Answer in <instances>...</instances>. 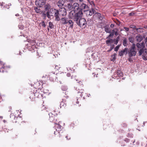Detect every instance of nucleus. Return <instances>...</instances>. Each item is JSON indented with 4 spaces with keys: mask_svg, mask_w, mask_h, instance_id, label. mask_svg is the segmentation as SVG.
<instances>
[{
    "mask_svg": "<svg viewBox=\"0 0 147 147\" xmlns=\"http://www.w3.org/2000/svg\"><path fill=\"white\" fill-rule=\"evenodd\" d=\"M79 13L72 18L77 24L80 27L85 28L86 26V22L85 19L82 18L83 15V12Z\"/></svg>",
    "mask_w": 147,
    "mask_h": 147,
    "instance_id": "obj_1",
    "label": "nucleus"
},
{
    "mask_svg": "<svg viewBox=\"0 0 147 147\" xmlns=\"http://www.w3.org/2000/svg\"><path fill=\"white\" fill-rule=\"evenodd\" d=\"M66 14V10L64 7L61 8L59 10H56L54 13V16L55 17V20L58 21H60V18L59 15L60 16H65Z\"/></svg>",
    "mask_w": 147,
    "mask_h": 147,
    "instance_id": "obj_2",
    "label": "nucleus"
},
{
    "mask_svg": "<svg viewBox=\"0 0 147 147\" xmlns=\"http://www.w3.org/2000/svg\"><path fill=\"white\" fill-rule=\"evenodd\" d=\"M72 8L74 10L71 11L70 13V16L73 18L74 16H76L79 12H82V9L79 7V4L77 3H75L74 4Z\"/></svg>",
    "mask_w": 147,
    "mask_h": 147,
    "instance_id": "obj_3",
    "label": "nucleus"
},
{
    "mask_svg": "<svg viewBox=\"0 0 147 147\" xmlns=\"http://www.w3.org/2000/svg\"><path fill=\"white\" fill-rule=\"evenodd\" d=\"M136 53V45L133 43L132 46L129 48L128 51L129 56L131 57L132 56H134Z\"/></svg>",
    "mask_w": 147,
    "mask_h": 147,
    "instance_id": "obj_4",
    "label": "nucleus"
},
{
    "mask_svg": "<svg viewBox=\"0 0 147 147\" xmlns=\"http://www.w3.org/2000/svg\"><path fill=\"white\" fill-rule=\"evenodd\" d=\"M139 56L142 55V58L144 60H147V49H140L139 52Z\"/></svg>",
    "mask_w": 147,
    "mask_h": 147,
    "instance_id": "obj_5",
    "label": "nucleus"
},
{
    "mask_svg": "<svg viewBox=\"0 0 147 147\" xmlns=\"http://www.w3.org/2000/svg\"><path fill=\"white\" fill-rule=\"evenodd\" d=\"M45 3V0H36L35 4L36 5L39 7H42Z\"/></svg>",
    "mask_w": 147,
    "mask_h": 147,
    "instance_id": "obj_6",
    "label": "nucleus"
},
{
    "mask_svg": "<svg viewBox=\"0 0 147 147\" xmlns=\"http://www.w3.org/2000/svg\"><path fill=\"white\" fill-rule=\"evenodd\" d=\"M50 80L52 81H54L56 79V75L55 73L53 72L49 73V75Z\"/></svg>",
    "mask_w": 147,
    "mask_h": 147,
    "instance_id": "obj_7",
    "label": "nucleus"
},
{
    "mask_svg": "<svg viewBox=\"0 0 147 147\" xmlns=\"http://www.w3.org/2000/svg\"><path fill=\"white\" fill-rule=\"evenodd\" d=\"M68 20V19L67 18H62L60 19V23L61 24H67V22Z\"/></svg>",
    "mask_w": 147,
    "mask_h": 147,
    "instance_id": "obj_8",
    "label": "nucleus"
},
{
    "mask_svg": "<svg viewBox=\"0 0 147 147\" xmlns=\"http://www.w3.org/2000/svg\"><path fill=\"white\" fill-rule=\"evenodd\" d=\"M136 46L137 48L140 49H144L145 48L144 42H142L140 43H138L136 44Z\"/></svg>",
    "mask_w": 147,
    "mask_h": 147,
    "instance_id": "obj_9",
    "label": "nucleus"
},
{
    "mask_svg": "<svg viewBox=\"0 0 147 147\" xmlns=\"http://www.w3.org/2000/svg\"><path fill=\"white\" fill-rule=\"evenodd\" d=\"M127 48H125L124 49L121 50V51L119 52V55L120 56H123L124 54L125 53H126V54H127Z\"/></svg>",
    "mask_w": 147,
    "mask_h": 147,
    "instance_id": "obj_10",
    "label": "nucleus"
},
{
    "mask_svg": "<svg viewBox=\"0 0 147 147\" xmlns=\"http://www.w3.org/2000/svg\"><path fill=\"white\" fill-rule=\"evenodd\" d=\"M85 13L87 17L90 16L92 15V11L90 10H87L85 11Z\"/></svg>",
    "mask_w": 147,
    "mask_h": 147,
    "instance_id": "obj_11",
    "label": "nucleus"
},
{
    "mask_svg": "<svg viewBox=\"0 0 147 147\" xmlns=\"http://www.w3.org/2000/svg\"><path fill=\"white\" fill-rule=\"evenodd\" d=\"M96 15L98 18L100 20H102L103 18H104V16H102L101 14L100 13H96Z\"/></svg>",
    "mask_w": 147,
    "mask_h": 147,
    "instance_id": "obj_12",
    "label": "nucleus"
},
{
    "mask_svg": "<svg viewBox=\"0 0 147 147\" xmlns=\"http://www.w3.org/2000/svg\"><path fill=\"white\" fill-rule=\"evenodd\" d=\"M136 38L137 41L138 42H140L143 39L142 36L140 35L136 36Z\"/></svg>",
    "mask_w": 147,
    "mask_h": 147,
    "instance_id": "obj_13",
    "label": "nucleus"
},
{
    "mask_svg": "<svg viewBox=\"0 0 147 147\" xmlns=\"http://www.w3.org/2000/svg\"><path fill=\"white\" fill-rule=\"evenodd\" d=\"M64 2L63 0L59 1L57 3V5L59 8H62L64 4Z\"/></svg>",
    "mask_w": 147,
    "mask_h": 147,
    "instance_id": "obj_14",
    "label": "nucleus"
},
{
    "mask_svg": "<svg viewBox=\"0 0 147 147\" xmlns=\"http://www.w3.org/2000/svg\"><path fill=\"white\" fill-rule=\"evenodd\" d=\"M51 5L49 3H47L45 5L44 8L45 11L49 10L51 8Z\"/></svg>",
    "mask_w": 147,
    "mask_h": 147,
    "instance_id": "obj_15",
    "label": "nucleus"
},
{
    "mask_svg": "<svg viewBox=\"0 0 147 147\" xmlns=\"http://www.w3.org/2000/svg\"><path fill=\"white\" fill-rule=\"evenodd\" d=\"M68 23V24L69 25V27L70 28H73L74 24V23L71 20H68L67 22V24Z\"/></svg>",
    "mask_w": 147,
    "mask_h": 147,
    "instance_id": "obj_16",
    "label": "nucleus"
},
{
    "mask_svg": "<svg viewBox=\"0 0 147 147\" xmlns=\"http://www.w3.org/2000/svg\"><path fill=\"white\" fill-rule=\"evenodd\" d=\"M104 29L105 31L107 33H111V31L110 30L109 28L107 26H105L104 27Z\"/></svg>",
    "mask_w": 147,
    "mask_h": 147,
    "instance_id": "obj_17",
    "label": "nucleus"
},
{
    "mask_svg": "<svg viewBox=\"0 0 147 147\" xmlns=\"http://www.w3.org/2000/svg\"><path fill=\"white\" fill-rule=\"evenodd\" d=\"M113 40L112 39H110L109 40H107L106 41V43L108 46H109L110 44L113 42Z\"/></svg>",
    "mask_w": 147,
    "mask_h": 147,
    "instance_id": "obj_18",
    "label": "nucleus"
},
{
    "mask_svg": "<svg viewBox=\"0 0 147 147\" xmlns=\"http://www.w3.org/2000/svg\"><path fill=\"white\" fill-rule=\"evenodd\" d=\"M52 115V114L51 113L49 114V115L50 116L49 120L50 121L53 122L54 120V117L55 116H54V115H53V116H51V115Z\"/></svg>",
    "mask_w": 147,
    "mask_h": 147,
    "instance_id": "obj_19",
    "label": "nucleus"
},
{
    "mask_svg": "<svg viewBox=\"0 0 147 147\" xmlns=\"http://www.w3.org/2000/svg\"><path fill=\"white\" fill-rule=\"evenodd\" d=\"M117 74L118 76L121 77L123 75V73L120 70H118L117 71Z\"/></svg>",
    "mask_w": 147,
    "mask_h": 147,
    "instance_id": "obj_20",
    "label": "nucleus"
},
{
    "mask_svg": "<svg viewBox=\"0 0 147 147\" xmlns=\"http://www.w3.org/2000/svg\"><path fill=\"white\" fill-rule=\"evenodd\" d=\"M123 44L124 46H126L127 45V39L126 38H125L123 41Z\"/></svg>",
    "mask_w": 147,
    "mask_h": 147,
    "instance_id": "obj_21",
    "label": "nucleus"
},
{
    "mask_svg": "<svg viewBox=\"0 0 147 147\" xmlns=\"http://www.w3.org/2000/svg\"><path fill=\"white\" fill-rule=\"evenodd\" d=\"M34 9L35 11L37 13H40L41 12L40 9L37 7H35Z\"/></svg>",
    "mask_w": 147,
    "mask_h": 147,
    "instance_id": "obj_22",
    "label": "nucleus"
},
{
    "mask_svg": "<svg viewBox=\"0 0 147 147\" xmlns=\"http://www.w3.org/2000/svg\"><path fill=\"white\" fill-rule=\"evenodd\" d=\"M4 68V63L1 61H0V69Z\"/></svg>",
    "mask_w": 147,
    "mask_h": 147,
    "instance_id": "obj_23",
    "label": "nucleus"
},
{
    "mask_svg": "<svg viewBox=\"0 0 147 147\" xmlns=\"http://www.w3.org/2000/svg\"><path fill=\"white\" fill-rule=\"evenodd\" d=\"M47 12L46 14L47 15V16L48 18H50L51 17V12L49 10H47Z\"/></svg>",
    "mask_w": 147,
    "mask_h": 147,
    "instance_id": "obj_24",
    "label": "nucleus"
},
{
    "mask_svg": "<svg viewBox=\"0 0 147 147\" xmlns=\"http://www.w3.org/2000/svg\"><path fill=\"white\" fill-rule=\"evenodd\" d=\"M49 27L51 29L53 28V23L50 22H49Z\"/></svg>",
    "mask_w": 147,
    "mask_h": 147,
    "instance_id": "obj_25",
    "label": "nucleus"
},
{
    "mask_svg": "<svg viewBox=\"0 0 147 147\" xmlns=\"http://www.w3.org/2000/svg\"><path fill=\"white\" fill-rule=\"evenodd\" d=\"M83 90H82V89L81 90H80V91H79L78 93V94H80V96H81V97H82V93H83Z\"/></svg>",
    "mask_w": 147,
    "mask_h": 147,
    "instance_id": "obj_26",
    "label": "nucleus"
},
{
    "mask_svg": "<svg viewBox=\"0 0 147 147\" xmlns=\"http://www.w3.org/2000/svg\"><path fill=\"white\" fill-rule=\"evenodd\" d=\"M82 8H83L84 9L85 8H87L88 7V6L86 5L85 4H82Z\"/></svg>",
    "mask_w": 147,
    "mask_h": 147,
    "instance_id": "obj_27",
    "label": "nucleus"
},
{
    "mask_svg": "<svg viewBox=\"0 0 147 147\" xmlns=\"http://www.w3.org/2000/svg\"><path fill=\"white\" fill-rule=\"evenodd\" d=\"M61 89L62 90L64 91H66L67 89V86H62L61 87Z\"/></svg>",
    "mask_w": 147,
    "mask_h": 147,
    "instance_id": "obj_28",
    "label": "nucleus"
},
{
    "mask_svg": "<svg viewBox=\"0 0 147 147\" xmlns=\"http://www.w3.org/2000/svg\"><path fill=\"white\" fill-rule=\"evenodd\" d=\"M143 28H137L136 29V31L139 32H142V30Z\"/></svg>",
    "mask_w": 147,
    "mask_h": 147,
    "instance_id": "obj_29",
    "label": "nucleus"
},
{
    "mask_svg": "<svg viewBox=\"0 0 147 147\" xmlns=\"http://www.w3.org/2000/svg\"><path fill=\"white\" fill-rule=\"evenodd\" d=\"M118 39L119 38L118 37L117 38V39L116 40H114V43L115 45H117L118 43Z\"/></svg>",
    "mask_w": 147,
    "mask_h": 147,
    "instance_id": "obj_30",
    "label": "nucleus"
},
{
    "mask_svg": "<svg viewBox=\"0 0 147 147\" xmlns=\"http://www.w3.org/2000/svg\"><path fill=\"white\" fill-rule=\"evenodd\" d=\"M110 34L109 35V36L107 38H112L113 36V34H112L111 32L110 33Z\"/></svg>",
    "mask_w": 147,
    "mask_h": 147,
    "instance_id": "obj_31",
    "label": "nucleus"
},
{
    "mask_svg": "<svg viewBox=\"0 0 147 147\" xmlns=\"http://www.w3.org/2000/svg\"><path fill=\"white\" fill-rule=\"evenodd\" d=\"M119 45H117L114 49V51H117L119 47Z\"/></svg>",
    "mask_w": 147,
    "mask_h": 147,
    "instance_id": "obj_32",
    "label": "nucleus"
},
{
    "mask_svg": "<svg viewBox=\"0 0 147 147\" xmlns=\"http://www.w3.org/2000/svg\"><path fill=\"white\" fill-rule=\"evenodd\" d=\"M129 41L131 42V43H133L134 42V40L133 39V38L131 37H130L129 38Z\"/></svg>",
    "mask_w": 147,
    "mask_h": 147,
    "instance_id": "obj_33",
    "label": "nucleus"
},
{
    "mask_svg": "<svg viewBox=\"0 0 147 147\" xmlns=\"http://www.w3.org/2000/svg\"><path fill=\"white\" fill-rule=\"evenodd\" d=\"M114 47V45H111V46L110 47V49L107 51L108 52H109L110 51H111L113 49Z\"/></svg>",
    "mask_w": 147,
    "mask_h": 147,
    "instance_id": "obj_34",
    "label": "nucleus"
},
{
    "mask_svg": "<svg viewBox=\"0 0 147 147\" xmlns=\"http://www.w3.org/2000/svg\"><path fill=\"white\" fill-rule=\"evenodd\" d=\"M10 117L11 118H14V119H15L16 118L17 119H18V117H16L14 115H11L10 116Z\"/></svg>",
    "mask_w": 147,
    "mask_h": 147,
    "instance_id": "obj_35",
    "label": "nucleus"
},
{
    "mask_svg": "<svg viewBox=\"0 0 147 147\" xmlns=\"http://www.w3.org/2000/svg\"><path fill=\"white\" fill-rule=\"evenodd\" d=\"M56 127H57L58 129H61V126L59 124H57L56 125Z\"/></svg>",
    "mask_w": 147,
    "mask_h": 147,
    "instance_id": "obj_36",
    "label": "nucleus"
},
{
    "mask_svg": "<svg viewBox=\"0 0 147 147\" xmlns=\"http://www.w3.org/2000/svg\"><path fill=\"white\" fill-rule=\"evenodd\" d=\"M124 28L125 29V31L126 32H127L129 31V29L128 28L126 27H124Z\"/></svg>",
    "mask_w": 147,
    "mask_h": 147,
    "instance_id": "obj_37",
    "label": "nucleus"
},
{
    "mask_svg": "<svg viewBox=\"0 0 147 147\" xmlns=\"http://www.w3.org/2000/svg\"><path fill=\"white\" fill-rule=\"evenodd\" d=\"M41 24L42 26L44 27H45L46 26V25L45 23L43 21L41 22Z\"/></svg>",
    "mask_w": 147,
    "mask_h": 147,
    "instance_id": "obj_38",
    "label": "nucleus"
},
{
    "mask_svg": "<svg viewBox=\"0 0 147 147\" xmlns=\"http://www.w3.org/2000/svg\"><path fill=\"white\" fill-rule=\"evenodd\" d=\"M92 14L93 13V14H95L96 15V11L93 9H92Z\"/></svg>",
    "mask_w": 147,
    "mask_h": 147,
    "instance_id": "obj_39",
    "label": "nucleus"
},
{
    "mask_svg": "<svg viewBox=\"0 0 147 147\" xmlns=\"http://www.w3.org/2000/svg\"><path fill=\"white\" fill-rule=\"evenodd\" d=\"M115 30H116V31L115 32V34L116 35V36H117L118 35V30H117V29H115Z\"/></svg>",
    "mask_w": 147,
    "mask_h": 147,
    "instance_id": "obj_40",
    "label": "nucleus"
},
{
    "mask_svg": "<svg viewBox=\"0 0 147 147\" xmlns=\"http://www.w3.org/2000/svg\"><path fill=\"white\" fill-rule=\"evenodd\" d=\"M61 105H61H62L63 106H64L65 105V104L63 102H61L60 103Z\"/></svg>",
    "mask_w": 147,
    "mask_h": 147,
    "instance_id": "obj_41",
    "label": "nucleus"
},
{
    "mask_svg": "<svg viewBox=\"0 0 147 147\" xmlns=\"http://www.w3.org/2000/svg\"><path fill=\"white\" fill-rule=\"evenodd\" d=\"M145 43L146 44V46L147 47V38H146L145 40Z\"/></svg>",
    "mask_w": 147,
    "mask_h": 147,
    "instance_id": "obj_42",
    "label": "nucleus"
},
{
    "mask_svg": "<svg viewBox=\"0 0 147 147\" xmlns=\"http://www.w3.org/2000/svg\"><path fill=\"white\" fill-rule=\"evenodd\" d=\"M115 30H113L112 31V32H111L112 34H115Z\"/></svg>",
    "mask_w": 147,
    "mask_h": 147,
    "instance_id": "obj_43",
    "label": "nucleus"
},
{
    "mask_svg": "<svg viewBox=\"0 0 147 147\" xmlns=\"http://www.w3.org/2000/svg\"><path fill=\"white\" fill-rule=\"evenodd\" d=\"M134 14V13L133 12H131L129 14V16H132Z\"/></svg>",
    "mask_w": 147,
    "mask_h": 147,
    "instance_id": "obj_44",
    "label": "nucleus"
},
{
    "mask_svg": "<svg viewBox=\"0 0 147 147\" xmlns=\"http://www.w3.org/2000/svg\"><path fill=\"white\" fill-rule=\"evenodd\" d=\"M71 5L69 3L68 4V7L69 9L71 8Z\"/></svg>",
    "mask_w": 147,
    "mask_h": 147,
    "instance_id": "obj_45",
    "label": "nucleus"
},
{
    "mask_svg": "<svg viewBox=\"0 0 147 147\" xmlns=\"http://www.w3.org/2000/svg\"><path fill=\"white\" fill-rule=\"evenodd\" d=\"M67 77H70V76H71V74L70 73H67Z\"/></svg>",
    "mask_w": 147,
    "mask_h": 147,
    "instance_id": "obj_46",
    "label": "nucleus"
},
{
    "mask_svg": "<svg viewBox=\"0 0 147 147\" xmlns=\"http://www.w3.org/2000/svg\"><path fill=\"white\" fill-rule=\"evenodd\" d=\"M114 25L113 24H111L110 27L111 28H113L114 27Z\"/></svg>",
    "mask_w": 147,
    "mask_h": 147,
    "instance_id": "obj_47",
    "label": "nucleus"
},
{
    "mask_svg": "<svg viewBox=\"0 0 147 147\" xmlns=\"http://www.w3.org/2000/svg\"><path fill=\"white\" fill-rule=\"evenodd\" d=\"M125 141H126L127 142H128L129 141V140L128 139H125Z\"/></svg>",
    "mask_w": 147,
    "mask_h": 147,
    "instance_id": "obj_48",
    "label": "nucleus"
},
{
    "mask_svg": "<svg viewBox=\"0 0 147 147\" xmlns=\"http://www.w3.org/2000/svg\"><path fill=\"white\" fill-rule=\"evenodd\" d=\"M31 46H32L33 48L34 47H35V46L34 45H35L34 44H31Z\"/></svg>",
    "mask_w": 147,
    "mask_h": 147,
    "instance_id": "obj_49",
    "label": "nucleus"
},
{
    "mask_svg": "<svg viewBox=\"0 0 147 147\" xmlns=\"http://www.w3.org/2000/svg\"><path fill=\"white\" fill-rule=\"evenodd\" d=\"M128 60L129 61H131V58H130V57L128 59Z\"/></svg>",
    "mask_w": 147,
    "mask_h": 147,
    "instance_id": "obj_50",
    "label": "nucleus"
},
{
    "mask_svg": "<svg viewBox=\"0 0 147 147\" xmlns=\"http://www.w3.org/2000/svg\"><path fill=\"white\" fill-rule=\"evenodd\" d=\"M46 15H47V14H45V13L43 14V15H44V16H45V17H46Z\"/></svg>",
    "mask_w": 147,
    "mask_h": 147,
    "instance_id": "obj_51",
    "label": "nucleus"
},
{
    "mask_svg": "<svg viewBox=\"0 0 147 147\" xmlns=\"http://www.w3.org/2000/svg\"><path fill=\"white\" fill-rule=\"evenodd\" d=\"M16 16H19V14H17L16 15Z\"/></svg>",
    "mask_w": 147,
    "mask_h": 147,
    "instance_id": "obj_52",
    "label": "nucleus"
},
{
    "mask_svg": "<svg viewBox=\"0 0 147 147\" xmlns=\"http://www.w3.org/2000/svg\"><path fill=\"white\" fill-rule=\"evenodd\" d=\"M78 83L80 84H81L82 83L80 81L78 82Z\"/></svg>",
    "mask_w": 147,
    "mask_h": 147,
    "instance_id": "obj_53",
    "label": "nucleus"
},
{
    "mask_svg": "<svg viewBox=\"0 0 147 147\" xmlns=\"http://www.w3.org/2000/svg\"><path fill=\"white\" fill-rule=\"evenodd\" d=\"M78 100V99H77V100ZM76 103H77V104H78L79 103V102H78V101H77V102H76Z\"/></svg>",
    "mask_w": 147,
    "mask_h": 147,
    "instance_id": "obj_54",
    "label": "nucleus"
},
{
    "mask_svg": "<svg viewBox=\"0 0 147 147\" xmlns=\"http://www.w3.org/2000/svg\"><path fill=\"white\" fill-rule=\"evenodd\" d=\"M79 0L80 2H82L83 1V0Z\"/></svg>",
    "mask_w": 147,
    "mask_h": 147,
    "instance_id": "obj_55",
    "label": "nucleus"
},
{
    "mask_svg": "<svg viewBox=\"0 0 147 147\" xmlns=\"http://www.w3.org/2000/svg\"><path fill=\"white\" fill-rule=\"evenodd\" d=\"M57 66H56L55 67V68H57Z\"/></svg>",
    "mask_w": 147,
    "mask_h": 147,
    "instance_id": "obj_56",
    "label": "nucleus"
},
{
    "mask_svg": "<svg viewBox=\"0 0 147 147\" xmlns=\"http://www.w3.org/2000/svg\"><path fill=\"white\" fill-rule=\"evenodd\" d=\"M57 66H56L55 67V68H57Z\"/></svg>",
    "mask_w": 147,
    "mask_h": 147,
    "instance_id": "obj_57",
    "label": "nucleus"
},
{
    "mask_svg": "<svg viewBox=\"0 0 147 147\" xmlns=\"http://www.w3.org/2000/svg\"><path fill=\"white\" fill-rule=\"evenodd\" d=\"M112 61H114V59H113Z\"/></svg>",
    "mask_w": 147,
    "mask_h": 147,
    "instance_id": "obj_58",
    "label": "nucleus"
},
{
    "mask_svg": "<svg viewBox=\"0 0 147 147\" xmlns=\"http://www.w3.org/2000/svg\"><path fill=\"white\" fill-rule=\"evenodd\" d=\"M47 29H48V30L49 31V28H48Z\"/></svg>",
    "mask_w": 147,
    "mask_h": 147,
    "instance_id": "obj_59",
    "label": "nucleus"
},
{
    "mask_svg": "<svg viewBox=\"0 0 147 147\" xmlns=\"http://www.w3.org/2000/svg\"><path fill=\"white\" fill-rule=\"evenodd\" d=\"M90 96V94H89V95H88V96Z\"/></svg>",
    "mask_w": 147,
    "mask_h": 147,
    "instance_id": "obj_60",
    "label": "nucleus"
},
{
    "mask_svg": "<svg viewBox=\"0 0 147 147\" xmlns=\"http://www.w3.org/2000/svg\"><path fill=\"white\" fill-rule=\"evenodd\" d=\"M90 96V94H89V95H88V96Z\"/></svg>",
    "mask_w": 147,
    "mask_h": 147,
    "instance_id": "obj_61",
    "label": "nucleus"
},
{
    "mask_svg": "<svg viewBox=\"0 0 147 147\" xmlns=\"http://www.w3.org/2000/svg\"><path fill=\"white\" fill-rule=\"evenodd\" d=\"M79 80H78L77 79L76 80V81H78Z\"/></svg>",
    "mask_w": 147,
    "mask_h": 147,
    "instance_id": "obj_62",
    "label": "nucleus"
},
{
    "mask_svg": "<svg viewBox=\"0 0 147 147\" xmlns=\"http://www.w3.org/2000/svg\"><path fill=\"white\" fill-rule=\"evenodd\" d=\"M21 29H23V27L22 26V28Z\"/></svg>",
    "mask_w": 147,
    "mask_h": 147,
    "instance_id": "obj_63",
    "label": "nucleus"
},
{
    "mask_svg": "<svg viewBox=\"0 0 147 147\" xmlns=\"http://www.w3.org/2000/svg\"><path fill=\"white\" fill-rule=\"evenodd\" d=\"M124 126H126V124H124Z\"/></svg>",
    "mask_w": 147,
    "mask_h": 147,
    "instance_id": "obj_64",
    "label": "nucleus"
}]
</instances>
